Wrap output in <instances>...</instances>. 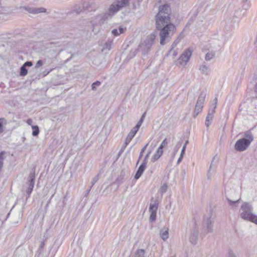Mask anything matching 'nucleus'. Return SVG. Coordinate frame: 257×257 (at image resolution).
<instances>
[{"label": "nucleus", "mask_w": 257, "mask_h": 257, "mask_svg": "<svg viewBox=\"0 0 257 257\" xmlns=\"http://www.w3.org/2000/svg\"><path fill=\"white\" fill-rule=\"evenodd\" d=\"M171 8L168 4L159 7V12L156 16V28L160 30V44L164 45L168 39L173 36L176 31L174 25L170 22Z\"/></svg>", "instance_id": "f257e3e1"}, {"label": "nucleus", "mask_w": 257, "mask_h": 257, "mask_svg": "<svg viewBox=\"0 0 257 257\" xmlns=\"http://www.w3.org/2000/svg\"><path fill=\"white\" fill-rule=\"evenodd\" d=\"M156 38V35L154 33H152L148 36L147 38L139 44L137 49L133 52H131L133 53V56H136L138 52H141L143 55H147L151 50Z\"/></svg>", "instance_id": "f03ea898"}, {"label": "nucleus", "mask_w": 257, "mask_h": 257, "mask_svg": "<svg viewBox=\"0 0 257 257\" xmlns=\"http://www.w3.org/2000/svg\"><path fill=\"white\" fill-rule=\"evenodd\" d=\"M242 212L240 217L245 220L252 222L257 225V215L254 214L252 205L248 202H243L241 206Z\"/></svg>", "instance_id": "7ed1b4c3"}, {"label": "nucleus", "mask_w": 257, "mask_h": 257, "mask_svg": "<svg viewBox=\"0 0 257 257\" xmlns=\"http://www.w3.org/2000/svg\"><path fill=\"white\" fill-rule=\"evenodd\" d=\"M253 140V136L252 133L249 131L245 132L244 134V138L239 139L235 143V150L238 152L246 150Z\"/></svg>", "instance_id": "20e7f679"}, {"label": "nucleus", "mask_w": 257, "mask_h": 257, "mask_svg": "<svg viewBox=\"0 0 257 257\" xmlns=\"http://www.w3.org/2000/svg\"><path fill=\"white\" fill-rule=\"evenodd\" d=\"M58 43L51 42L48 44V46L46 48V56L49 59H52L56 58L63 49L60 48V46L58 45Z\"/></svg>", "instance_id": "39448f33"}, {"label": "nucleus", "mask_w": 257, "mask_h": 257, "mask_svg": "<svg viewBox=\"0 0 257 257\" xmlns=\"http://www.w3.org/2000/svg\"><path fill=\"white\" fill-rule=\"evenodd\" d=\"M130 0H116L110 6L108 9L109 15H113L121 9L129 6Z\"/></svg>", "instance_id": "423d86ee"}, {"label": "nucleus", "mask_w": 257, "mask_h": 257, "mask_svg": "<svg viewBox=\"0 0 257 257\" xmlns=\"http://www.w3.org/2000/svg\"><path fill=\"white\" fill-rule=\"evenodd\" d=\"M152 153V150H150L148 151L146 155H145L144 159L142 163L141 164L140 167H139L135 175V179L138 180L140 178V177L142 176L146 168L147 164L148 162V159Z\"/></svg>", "instance_id": "0eeeda50"}, {"label": "nucleus", "mask_w": 257, "mask_h": 257, "mask_svg": "<svg viewBox=\"0 0 257 257\" xmlns=\"http://www.w3.org/2000/svg\"><path fill=\"white\" fill-rule=\"evenodd\" d=\"M235 194V191L232 189H229V190H225V197L231 206H236L240 200V198L237 200H235L234 195Z\"/></svg>", "instance_id": "6e6552de"}, {"label": "nucleus", "mask_w": 257, "mask_h": 257, "mask_svg": "<svg viewBox=\"0 0 257 257\" xmlns=\"http://www.w3.org/2000/svg\"><path fill=\"white\" fill-rule=\"evenodd\" d=\"M35 168H34L30 172L28 181L27 182V185H28V188L26 189V193L28 195V197L30 196L31 194L35 184Z\"/></svg>", "instance_id": "1a4fd4ad"}, {"label": "nucleus", "mask_w": 257, "mask_h": 257, "mask_svg": "<svg viewBox=\"0 0 257 257\" xmlns=\"http://www.w3.org/2000/svg\"><path fill=\"white\" fill-rule=\"evenodd\" d=\"M107 19V15H98L92 18L90 23L92 26V31L95 32V27L101 26Z\"/></svg>", "instance_id": "9d476101"}, {"label": "nucleus", "mask_w": 257, "mask_h": 257, "mask_svg": "<svg viewBox=\"0 0 257 257\" xmlns=\"http://www.w3.org/2000/svg\"><path fill=\"white\" fill-rule=\"evenodd\" d=\"M192 53V51L190 48L186 50L179 57V63L182 66L186 65L187 63L190 60Z\"/></svg>", "instance_id": "9b49d317"}, {"label": "nucleus", "mask_w": 257, "mask_h": 257, "mask_svg": "<svg viewBox=\"0 0 257 257\" xmlns=\"http://www.w3.org/2000/svg\"><path fill=\"white\" fill-rule=\"evenodd\" d=\"M22 10H25L30 14H38L39 13H45L46 9L44 8H35L29 6H24L21 8Z\"/></svg>", "instance_id": "f8f14e48"}, {"label": "nucleus", "mask_w": 257, "mask_h": 257, "mask_svg": "<svg viewBox=\"0 0 257 257\" xmlns=\"http://www.w3.org/2000/svg\"><path fill=\"white\" fill-rule=\"evenodd\" d=\"M213 221L211 218V215L209 214V216H205L204 218L203 226L205 228L207 232H211L213 231Z\"/></svg>", "instance_id": "ddd939ff"}, {"label": "nucleus", "mask_w": 257, "mask_h": 257, "mask_svg": "<svg viewBox=\"0 0 257 257\" xmlns=\"http://www.w3.org/2000/svg\"><path fill=\"white\" fill-rule=\"evenodd\" d=\"M198 235V231L196 229H194L191 231V234L189 237V240L192 244H195L196 243Z\"/></svg>", "instance_id": "4468645a"}, {"label": "nucleus", "mask_w": 257, "mask_h": 257, "mask_svg": "<svg viewBox=\"0 0 257 257\" xmlns=\"http://www.w3.org/2000/svg\"><path fill=\"white\" fill-rule=\"evenodd\" d=\"M215 160H216V161H217V159H216V157H214L212 160L211 164L210 165L209 169L208 170V174H207V178L208 179H210L211 178V175H212L211 170H212V171L214 172V171H215V170L216 169V165L215 163L214 164V162H215Z\"/></svg>", "instance_id": "2eb2a0df"}, {"label": "nucleus", "mask_w": 257, "mask_h": 257, "mask_svg": "<svg viewBox=\"0 0 257 257\" xmlns=\"http://www.w3.org/2000/svg\"><path fill=\"white\" fill-rule=\"evenodd\" d=\"M152 201H153V203H150L149 207V211L150 212H157L159 206V201L157 199L153 201V199H152Z\"/></svg>", "instance_id": "dca6fc26"}, {"label": "nucleus", "mask_w": 257, "mask_h": 257, "mask_svg": "<svg viewBox=\"0 0 257 257\" xmlns=\"http://www.w3.org/2000/svg\"><path fill=\"white\" fill-rule=\"evenodd\" d=\"M183 35L182 33L180 34L179 36L178 37V38L175 40V41L173 42V43L172 45L171 48L170 50V51L168 52V55H170L173 50L176 47L177 44L180 42V41L183 38Z\"/></svg>", "instance_id": "f3484780"}, {"label": "nucleus", "mask_w": 257, "mask_h": 257, "mask_svg": "<svg viewBox=\"0 0 257 257\" xmlns=\"http://www.w3.org/2000/svg\"><path fill=\"white\" fill-rule=\"evenodd\" d=\"M139 129V128H138L136 126L133 127V129L128 133L126 138L131 141L132 140V139L135 137V136L136 135L137 133L138 132Z\"/></svg>", "instance_id": "a211bd4d"}, {"label": "nucleus", "mask_w": 257, "mask_h": 257, "mask_svg": "<svg viewBox=\"0 0 257 257\" xmlns=\"http://www.w3.org/2000/svg\"><path fill=\"white\" fill-rule=\"evenodd\" d=\"M205 97H206V93L204 91H202L198 98L196 104H201V105H203Z\"/></svg>", "instance_id": "6ab92c4d"}, {"label": "nucleus", "mask_w": 257, "mask_h": 257, "mask_svg": "<svg viewBox=\"0 0 257 257\" xmlns=\"http://www.w3.org/2000/svg\"><path fill=\"white\" fill-rule=\"evenodd\" d=\"M163 151H160L157 149V151L153 156V157L151 158V161L152 162H155L157 160H158L160 157L163 154Z\"/></svg>", "instance_id": "aec40b11"}, {"label": "nucleus", "mask_w": 257, "mask_h": 257, "mask_svg": "<svg viewBox=\"0 0 257 257\" xmlns=\"http://www.w3.org/2000/svg\"><path fill=\"white\" fill-rule=\"evenodd\" d=\"M160 235L161 237L163 240H166L169 237V229H166L165 230H161L160 231Z\"/></svg>", "instance_id": "412c9836"}, {"label": "nucleus", "mask_w": 257, "mask_h": 257, "mask_svg": "<svg viewBox=\"0 0 257 257\" xmlns=\"http://www.w3.org/2000/svg\"><path fill=\"white\" fill-rule=\"evenodd\" d=\"M203 105L198 104H196L195 108L193 112L194 117H196L197 115L202 111Z\"/></svg>", "instance_id": "4be33fe9"}, {"label": "nucleus", "mask_w": 257, "mask_h": 257, "mask_svg": "<svg viewBox=\"0 0 257 257\" xmlns=\"http://www.w3.org/2000/svg\"><path fill=\"white\" fill-rule=\"evenodd\" d=\"M199 70L202 74L206 75L209 74L208 67L205 65H201L199 67Z\"/></svg>", "instance_id": "5701e85b"}, {"label": "nucleus", "mask_w": 257, "mask_h": 257, "mask_svg": "<svg viewBox=\"0 0 257 257\" xmlns=\"http://www.w3.org/2000/svg\"><path fill=\"white\" fill-rule=\"evenodd\" d=\"M246 14H247V11L245 10L244 9H242L238 10L236 12V15H237V16L238 17H240V18H243V17H245L246 16Z\"/></svg>", "instance_id": "b1692460"}, {"label": "nucleus", "mask_w": 257, "mask_h": 257, "mask_svg": "<svg viewBox=\"0 0 257 257\" xmlns=\"http://www.w3.org/2000/svg\"><path fill=\"white\" fill-rule=\"evenodd\" d=\"M215 54V53L214 51L208 52L205 55V60L206 61H210L211 59L214 57Z\"/></svg>", "instance_id": "393cba45"}, {"label": "nucleus", "mask_w": 257, "mask_h": 257, "mask_svg": "<svg viewBox=\"0 0 257 257\" xmlns=\"http://www.w3.org/2000/svg\"><path fill=\"white\" fill-rule=\"evenodd\" d=\"M6 153L4 151H2L0 153V172L2 170V169L4 165V160L5 159V155Z\"/></svg>", "instance_id": "a878e982"}, {"label": "nucleus", "mask_w": 257, "mask_h": 257, "mask_svg": "<svg viewBox=\"0 0 257 257\" xmlns=\"http://www.w3.org/2000/svg\"><path fill=\"white\" fill-rule=\"evenodd\" d=\"M7 122V120L5 118H0V134L2 133L4 131V124H6Z\"/></svg>", "instance_id": "bb28decb"}, {"label": "nucleus", "mask_w": 257, "mask_h": 257, "mask_svg": "<svg viewBox=\"0 0 257 257\" xmlns=\"http://www.w3.org/2000/svg\"><path fill=\"white\" fill-rule=\"evenodd\" d=\"M148 143L141 150L140 153V154H139V159L137 162V165H138L139 164V162H140V160L141 159V158H142L143 157V153L145 152V150H146L148 146Z\"/></svg>", "instance_id": "cd10ccee"}, {"label": "nucleus", "mask_w": 257, "mask_h": 257, "mask_svg": "<svg viewBox=\"0 0 257 257\" xmlns=\"http://www.w3.org/2000/svg\"><path fill=\"white\" fill-rule=\"evenodd\" d=\"M214 112L215 111L214 110L209 109V111H208L207 115L206 117V119L212 121V120L213 118V117H214Z\"/></svg>", "instance_id": "c85d7f7f"}, {"label": "nucleus", "mask_w": 257, "mask_h": 257, "mask_svg": "<svg viewBox=\"0 0 257 257\" xmlns=\"http://www.w3.org/2000/svg\"><path fill=\"white\" fill-rule=\"evenodd\" d=\"M28 74V70L26 67L22 65L20 68V74L21 76H25Z\"/></svg>", "instance_id": "c756f323"}, {"label": "nucleus", "mask_w": 257, "mask_h": 257, "mask_svg": "<svg viewBox=\"0 0 257 257\" xmlns=\"http://www.w3.org/2000/svg\"><path fill=\"white\" fill-rule=\"evenodd\" d=\"M32 128H33L32 135L34 137L37 136L39 135V132H40L39 128L38 126H37V125L32 126Z\"/></svg>", "instance_id": "7c9ffc66"}, {"label": "nucleus", "mask_w": 257, "mask_h": 257, "mask_svg": "<svg viewBox=\"0 0 257 257\" xmlns=\"http://www.w3.org/2000/svg\"><path fill=\"white\" fill-rule=\"evenodd\" d=\"M182 144V141H179L177 144V145L175 146V148H174V151H173V156H175L177 153L179 149L181 147Z\"/></svg>", "instance_id": "2f4dec72"}, {"label": "nucleus", "mask_w": 257, "mask_h": 257, "mask_svg": "<svg viewBox=\"0 0 257 257\" xmlns=\"http://www.w3.org/2000/svg\"><path fill=\"white\" fill-rule=\"evenodd\" d=\"M145 250L143 249H138L135 254V257H144Z\"/></svg>", "instance_id": "473e14b6"}, {"label": "nucleus", "mask_w": 257, "mask_h": 257, "mask_svg": "<svg viewBox=\"0 0 257 257\" xmlns=\"http://www.w3.org/2000/svg\"><path fill=\"white\" fill-rule=\"evenodd\" d=\"M145 115H146V112L144 113L142 116V117H141L140 120L138 122V123H137V124L136 125V127H138V128H140L144 120V118H145Z\"/></svg>", "instance_id": "72a5a7b5"}, {"label": "nucleus", "mask_w": 257, "mask_h": 257, "mask_svg": "<svg viewBox=\"0 0 257 257\" xmlns=\"http://www.w3.org/2000/svg\"><path fill=\"white\" fill-rule=\"evenodd\" d=\"M101 82L99 81H96L93 82L91 85V88L93 90H96V87L100 85Z\"/></svg>", "instance_id": "f704fd0d"}, {"label": "nucleus", "mask_w": 257, "mask_h": 257, "mask_svg": "<svg viewBox=\"0 0 257 257\" xmlns=\"http://www.w3.org/2000/svg\"><path fill=\"white\" fill-rule=\"evenodd\" d=\"M54 68H50V69H46L44 71H43L41 73L42 76L43 77H45L47 76L50 72L52 71L53 70Z\"/></svg>", "instance_id": "c9c22d12"}, {"label": "nucleus", "mask_w": 257, "mask_h": 257, "mask_svg": "<svg viewBox=\"0 0 257 257\" xmlns=\"http://www.w3.org/2000/svg\"><path fill=\"white\" fill-rule=\"evenodd\" d=\"M168 186L166 184H164L160 188V192L162 194L165 193L167 190Z\"/></svg>", "instance_id": "e433bc0d"}, {"label": "nucleus", "mask_w": 257, "mask_h": 257, "mask_svg": "<svg viewBox=\"0 0 257 257\" xmlns=\"http://www.w3.org/2000/svg\"><path fill=\"white\" fill-rule=\"evenodd\" d=\"M242 3H243V5L242 6V9H244L245 10L247 11L250 7V3L249 2H242Z\"/></svg>", "instance_id": "4c0bfd02"}, {"label": "nucleus", "mask_w": 257, "mask_h": 257, "mask_svg": "<svg viewBox=\"0 0 257 257\" xmlns=\"http://www.w3.org/2000/svg\"><path fill=\"white\" fill-rule=\"evenodd\" d=\"M99 175H97L93 178L91 183L90 188H92L93 186L97 182V181L99 179Z\"/></svg>", "instance_id": "58836bf2"}, {"label": "nucleus", "mask_w": 257, "mask_h": 257, "mask_svg": "<svg viewBox=\"0 0 257 257\" xmlns=\"http://www.w3.org/2000/svg\"><path fill=\"white\" fill-rule=\"evenodd\" d=\"M112 44V42L111 41H108L106 42L104 45V48L110 50L111 48V45Z\"/></svg>", "instance_id": "ea45409f"}, {"label": "nucleus", "mask_w": 257, "mask_h": 257, "mask_svg": "<svg viewBox=\"0 0 257 257\" xmlns=\"http://www.w3.org/2000/svg\"><path fill=\"white\" fill-rule=\"evenodd\" d=\"M151 215L150 216V220L151 221H154L156 220L157 212H150Z\"/></svg>", "instance_id": "a19ab883"}, {"label": "nucleus", "mask_w": 257, "mask_h": 257, "mask_svg": "<svg viewBox=\"0 0 257 257\" xmlns=\"http://www.w3.org/2000/svg\"><path fill=\"white\" fill-rule=\"evenodd\" d=\"M131 140L127 139V138L126 139V140H125V142L124 145L122 146V147L121 148V151H123L125 149V148L128 145V144L131 142Z\"/></svg>", "instance_id": "79ce46f5"}, {"label": "nucleus", "mask_w": 257, "mask_h": 257, "mask_svg": "<svg viewBox=\"0 0 257 257\" xmlns=\"http://www.w3.org/2000/svg\"><path fill=\"white\" fill-rule=\"evenodd\" d=\"M43 64V61L42 60H39L35 65V68H38L42 66Z\"/></svg>", "instance_id": "37998d69"}, {"label": "nucleus", "mask_w": 257, "mask_h": 257, "mask_svg": "<svg viewBox=\"0 0 257 257\" xmlns=\"http://www.w3.org/2000/svg\"><path fill=\"white\" fill-rule=\"evenodd\" d=\"M217 102H218V99H217V97H215L213 101H212V105H213V110L215 111L216 108V105H217Z\"/></svg>", "instance_id": "c03bdc74"}, {"label": "nucleus", "mask_w": 257, "mask_h": 257, "mask_svg": "<svg viewBox=\"0 0 257 257\" xmlns=\"http://www.w3.org/2000/svg\"><path fill=\"white\" fill-rule=\"evenodd\" d=\"M111 33L115 36H118L119 35V33H118V31L116 29H114L112 30Z\"/></svg>", "instance_id": "a18cd8bd"}, {"label": "nucleus", "mask_w": 257, "mask_h": 257, "mask_svg": "<svg viewBox=\"0 0 257 257\" xmlns=\"http://www.w3.org/2000/svg\"><path fill=\"white\" fill-rule=\"evenodd\" d=\"M23 65L25 67H31L33 66V63L32 61H27Z\"/></svg>", "instance_id": "49530a36"}, {"label": "nucleus", "mask_w": 257, "mask_h": 257, "mask_svg": "<svg viewBox=\"0 0 257 257\" xmlns=\"http://www.w3.org/2000/svg\"><path fill=\"white\" fill-rule=\"evenodd\" d=\"M45 240L44 239H43L42 241L41 242L39 249L41 251L43 249V248L45 246Z\"/></svg>", "instance_id": "de8ad7c7"}, {"label": "nucleus", "mask_w": 257, "mask_h": 257, "mask_svg": "<svg viewBox=\"0 0 257 257\" xmlns=\"http://www.w3.org/2000/svg\"><path fill=\"white\" fill-rule=\"evenodd\" d=\"M163 84H162L161 87L159 89V93L160 95H162L164 93V88L163 87Z\"/></svg>", "instance_id": "09e8293b"}, {"label": "nucleus", "mask_w": 257, "mask_h": 257, "mask_svg": "<svg viewBox=\"0 0 257 257\" xmlns=\"http://www.w3.org/2000/svg\"><path fill=\"white\" fill-rule=\"evenodd\" d=\"M185 150H186L185 146H183L182 150H181V154H180L181 157H183L184 155L185 154Z\"/></svg>", "instance_id": "8fccbe9b"}, {"label": "nucleus", "mask_w": 257, "mask_h": 257, "mask_svg": "<svg viewBox=\"0 0 257 257\" xmlns=\"http://www.w3.org/2000/svg\"><path fill=\"white\" fill-rule=\"evenodd\" d=\"M211 123V121L208 120V119H205V124L207 127H209Z\"/></svg>", "instance_id": "3c124183"}, {"label": "nucleus", "mask_w": 257, "mask_h": 257, "mask_svg": "<svg viewBox=\"0 0 257 257\" xmlns=\"http://www.w3.org/2000/svg\"><path fill=\"white\" fill-rule=\"evenodd\" d=\"M118 31L120 35V34H122L124 33V29L122 27H119Z\"/></svg>", "instance_id": "603ef678"}, {"label": "nucleus", "mask_w": 257, "mask_h": 257, "mask_svg": "<svg viewBox=\"0 0 257 257\" xmlns=\"http://www.w3.org/2000/svg\"><path fill=\"white\" fill-rule=\"evenodd\" d=\"M228 257H236L235 254L231 251L229 252Z\"/></svg>", "instance_id": "864d4df0"}, {"label": "nucleus", "mask_w": 257, "mask_h": 257, "mask_svg": "<svg viewBox=\"0 0 257 257\" xmlns=\"http://www.w3.org/2000/svg\"><path fill=\"white\" fill-rule=\"evenodd\" d=\"M167 139H165V140H163V141L161 143V144H162V145L165 147L167 144Z\"/></svg>", "instance_id": "5fc2aeb1"}, {"label": "nucleus", "mask_w": 257, "mask_h": 257, "mask_svg": "<svg viewBox=\"0 0 257 257\" xmlns=\"http://www.w3.org/2000/svg\"><path fill=\"white\" fill-rule=\"evenodd\" d=\"M172 52H173V55L174 57H175V56H177V55L178 54V52H177V50H174V49H173Z\"/></svg>", "instance_id": "6e6d98bb"}, {"label": "nucleus", "mask_w": 257, "mask_h": 257, "mask_svg": "<svg viewBox=\"0 0 257 257\" xmlns=\"http://www.w3.org/2000/svg\"><path fill=\"white\" fill-rule=\"evenodd\" d=\"M183 157H181L180 156V157L179 158L178 161H177V164H179L182 161V158H183Z\"/></svg>", "instance_id": "4d7b16f0"}, {"label": "nucleus", "mask_w": 257, "mask_h": 257, "mask_svg": "<svg viewBox=\"0 0 257 257\" xmlns=\"http://www.w3.org/2000/svg\"><path fill=\"white\" fill-rule=\"evenodd\" d=\"M183 157H181L180 156V157L179 158L178 161H177V164H179L182 161V158H183Z\"/></svg>", "instance_id": "13d9d810"}, {"label": "nucleus", "mask_w": 257, "mask_h": 257, "mask_svg": "<svg viewBox=\"0 0 257 257\" xmlns=\"http://www.w3.org/2000/svg\"><path fill=\"white\" fill-rule=\"evenodd\" d=\"M164 147L162 145V144H161L159 147L158 148V150L160 151H163V149Z\"/></svg>", "instance_id": "bf43d9fd"}, {"label": "nucleus", "mask_w": 257, "mask_h": 257, "mask_svg": "<svg viewBox=\"0 0 257 257\" xmlns=\"http://www.w3.org/2000/svg\"><path fill=\"white\" fill-rule=\"evenodd\" d=\"M66 197H67V196L65 195L64 198H63V204L64 205H65L66 204L65 203V201H66Z\"/></svg>", "instance_id": "052dcab7"}, {"label": "nucleus", "mask_w": 257, "mask_h": 257, "mask_svg": "<svg viewBox=\"0 0 257 257\" xmlns=\"http://www.w3.org/2000/svg\"><path fill=\"white\" fill-rule=\"evenodd\" d=\"M27 122L29 124H31L32 122V120L31 119H28Z\"/></svg>", "instance_id": "680f3d73"}, {"label": "nucleus", "mask_w": 257, "mask_h": 257, "mask_svg": "<svg viewBox=\"0 0 257 257\" xmlns=\"http://www.w3.org/2000/svg\"><path fill=\"white\" fill-rule=\"evenodd\" d=\"M54 194H55V193H54V194L52 195V196H51V198H50V199H49V200L48 201V204L49 203H50V202H51V199L52 198V197L54 196Z\"/></svg>", "instance_id": "e2e57ef3"}, {"label": "nucleus", "mask_w": 257, "mask_h": 257, "mask_svg": "<svg viewBox=\"0 0 257 257\" xmlns=\"http://www.w3.org/2000/svg\"><path fill=\"white\" fill-rule=\"evenodd\" d=\"M75 11L76 12V13L77 14H80V12H81V11H80V10H79H79H75Z\"/></svg>", "instance_id": "0e129e2a"}, {"label": "nucleus", "mask_w": 257, "mask_h": 257, "mask_svg": "<svg viewBox=\"0 0 257 257\" xmlns=\"http://www.w3.org/2000/svg\"><path fill=\"white\" fill-rule=\"evenodd\" d=\"M188 142H188V140H187V141L185 142V144H184L183 146H185V148H186V146H187V144L188 143Z\"/></svg>", "instance_id": "69168bd1"}, {"label": "nucleus", "mask_w": 257, "mask_h": 257, "mask_svg": "<svg viewBox=\"0 0 257 257\" xmlns=\"http://www.w3.org/2000/svg\"><path fill=\"white\" fill-rule=\"evenodd\" d=\"M211 108H210L209 109H211V110H213V105H212V104H211Z\"/></svg>", "instance_id": "338daca9"}, {"label": "nucleus", "mask_w": 257, "mask_h": 257, "mask_svg": "<svg viewBox=\"0 0 257 257\" xmlns=\"http://www.w3.org/2000/svg\"><path fill=\"white\" fill-rule=\"evenodd\" d=\"M123 176H124V174H123L122 172H121L120 174V177H122V178L123 177Z\"/></svg>", "instance_id": "774afa93"}]
</instances>
